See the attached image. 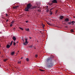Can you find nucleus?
<instances>
[{
	"label": "nucleus",
	"instance_id": "obj_20",
	"mask_svg": "<svg viewBox=\"0 0 75 75\" xmlns=\"http://www.w3.org/2000/svg\"><path fill=\"white\" fill-rule=\"evenodd\" d=\"M7 59H5L4 60V62H6V61H7Z\"/></svg>",
	"mask_w": 75,
	"mask_h": 75
},
{
	"label": "nucleus",
	"instance_id": "obj_18",
	"mask_svg": "<svg viewBox=\"0 0 75 75\" xmlns=\"http://www.w3.org/2000/svg\"><path fill=\"white\" fill-rule=\"evenodd\" d=\"M25 30L26 31H29L30 30H29V29L28 28V29H26Z\"/></svg>",
	"mask_w": 75,
	"mask_h": 75
},
{
	"label": "nucleus",
	"instance_id": "obj_19",
	"mask_svg": "<svg viewBox=\"0 0 75 75\" xmlns=\"http://www.w3.org/2000/svg\"><path fill=\"white\" fill-rule=\"evenodd\" d=\"M68 24H71V22H69L68 23Z\"/></svg>",
	"mask_w": 75,
	"mask_h": 75
},
{
	"label": "nucleus",
	"instance_id": "obj_6",
	"mask_svg": "<svg viewBox=\"0 0 75 75\" xmlns=\"http://www.w3.org/2000/svg\"><path fill=\"white\" fill-rule=\"evenodd\" d=\"M18 6H16L13 7V9H17V8H18Z\"/></svg>",
	"mask_w": 75,
	"mask_h": 75
},
{
	"label": "nucleus",
	"instance_id": "obj_42",
	"mask_svg": "<svg viewBox=\"0 0 75 75\" xmlns=\"http://www.w3.org/2000/svg\"><path fill=\"white\" fill-rule=\"evenodd\" d=\"M18 42H17L16 43H18Z\"/></svg>",
	"mask_w": 75,
	"mask_h": 75
},
{
	"label": "nucleus",
	"instance_id": "obj_1",
	"mask_svg": "<svg viewBox=\"0 0 75 75\" xmlns=\"http://www.w3.org/2000/svg\"><path fill=\"white\" fill-rule=\"evenodd\" d=\"M46 63L47 68H52L54 66V63L51 58L49 57L46 60Z\"/></svg>",
	"mask_w": 75,
	"mask_h": 75
},
{
	"label": "nucleus",
	"instance_id": "obj_9",
	"mask_svg": "<svg viewBox=\"0 0 75 75\" xmlns=\"http://www.w3.org/2000/svg\"><path fill=\"white\" fill-rule=\"evenodd\" d=\"M10 46H11V45H7L6 47L7 48H9L10 47Z\"/></svg>",
	"mask_w": 75,
	"mask_h": 75
},
{
	"label": "nucleus",
	"instance_id": "obj_10",
	"mask_svg": "<svg viewBox=\"0 0 75 75\" xmlns=\"http://www.w3.org/2000/svg\"><path fill=\"white\" fill-rule=\"evenodd\" d=\"M71 24H72L73 25H74V23H75V22L74 21H72L71 22Z\"/></svg>",
	"mask_w": 75,
	"mask_h": 75
},
{
	"label": "nucleus",
	"instance_id": "obj_4",
	"mask_svg": "<svg viewBox=\"0 0 75 75\" xmlns=\"http://www.w3.org/2000/svg\"><path fill=\"white\" fill-rule=\"evenodd\" d=\"M69 21V18H66L64 20V22H65V23H67V22Z\"/></svg>",
	"mask_w": 75,
	"mask_h": 75
},
{
	"label": "nucleus",
	"instance_id": "obj_31",
	"mask_svg": "<svg viewBox=\"0 0 75 75\" xmlns=\"http://www.w3.org/2000/svg\"><path fill=\"white\" fill-rule=\"evenodd\" d=\"M36 8V6H35L33 7V8Z\"/></svg>",
	"mask_w": 75,
	"mask_h": 75
},
{
	"label": "nucleus",
	"instance_id": "obj_25",
	"mask_svg": "<svg viewBox=\"0 0 75 75\" xmlns=\"http://www.w3.org/2000/svg\"><path fill=\"white\" fill-rule=\"evenodd\" d=\"M12 26H13V24L11 23V24L10 25V27H12Z\"/></svg>",
	"mask_w": 75,
	"mask_h": 75
},
{
	"label": "nucleus",
	"instance_id": "obj_8",
	"mask_svg": "<svg viewBox=\"0 0 75 75\" xmlns=\"http://www.w3.org/2000/svg\"><path fill=\"white\" fill-rule=\"evenodd\" d=\"M64 17L63 16H60L59 18L61 20H63V18Z\"/></svg>",
	"mask_w": 75,
	"mask_h": 75
},
{
	"label": "nucleus",
	"instance_id": "obj_12",
	"mask_svg": "<svg viewBox=\"0 0 75 75\" xmlns=\"http://www.w3.org/2000/svg\"><path fill=\"white\" fill-rule=\"evenodd\" d=\"M13 38L14 41H16V37H15V36H13Z\"/></svg>",
	"mask_w": 75,
	"mask_h": 75
},
{
	"label": "nucleus",
	"instance_id": "obj_26",
	"mask_svg": "<svg viewBox=\"0 0 75 75\" xmlns=\"http://www.w3.org/2000/svg\"><path fill=\"white\" fill-rule=\"evenodd\" d=\"M11 23L12 24H13V23H14V21H12V22H11Z\"/></svg>",
	"mask_w": 75,
	"mask_h": 75
},
{
	"label": "nucleus",
	"instance_id": "obj_45",
	"mask_svg": "<svg viewBox=\"0 0 75 75\" xmlns=\"http://www.w3.org/2000/svg\"><path fill=\"white\" fill-rule=\"evenodd\" d=\"M0 47H1V45H0Z\"/></svg>",
	"mask_w": 75,
	"mask_h": 75
},
{
	"label": "nucleus",
	"instance_id": "obj_29",
	"mask_svg": "<svg viewBox=\"0 0 75 75\" xmlns=\"http://www.w3.org/2000/svg\"><path fill=\"white\" fill-rule=\"evenodd\" d=\"M53 8H51L50 9V11H51V10H52V9H53Z\"/></svg>",
	"mask_w": 75,
	"mask_h": 75
},
{
	"label": "nucleus",
	"instance_id": "obj_44",
	"mask_svg": "<svg viewBox=\"0 0 75 75\" xmlns=\"http://www.w3.org/2000/svg\"><path fill=\"white\" fill-rule=\"evenodd\" d=\"M34 49H36V48H35V47H34Z\"/></svg>",
	"mask_w": 75,
	"mask_h": 75
},
{
	"label": "nucleus",
	"instance_id": "obj_34",
	"mask_svg": "<svg viewBox=\"0 0 75 75\" xmlns=\"http://www.w3.org/2000/svg\"><path fill=\"white\" fill-rule=\"evenodd\" d=\"M15 29H16V28H14L13 29V30H15Z\"/></svg>",
	"mask_w": 75,
	"mask_h": 75
},
{
	"label": "nucleus",
	"instance_id": "obj_7",
	"mask_svg": "<svg viewBox=\"0 0 75 75\" xmlns=\"http://www.w3.org/2000/svg\"><path fill=\"white\" fill-rule=\"evenodd\" d=\"M30 48H33L34 47V46H33V45H30L29 46Z\"/></svg>",
	"mask_w": 75,
	"mask_h": 75
},
{
	"label": "nucleus",
	"instance_id": "obj_27",
	"mask_svg": "<svg viewBox=\"0 0 75 75\" xmlns=\"http://www.w3.org/2000/svg\"><path fill=\"white\" fill-rule=\"evenodd\" d=\"M42 27H45V25L42 24Z\"/></svg>",
	"mask_w": 75,
	"mask_h": 75
},
{
	"label": "nucleus",
	"instance_id": "obj_11",
	"mask_svg": "<svg viewBox=\"0 0 75 75\" xmlns=\"http://www.w3.org/2000/svg\"><path fill=\"white\" fill-rule=\"evenodd\" d=\"M14 52H12L11 53V55H13L14 54Z\"/></svg>",
	"mask_w": 75,
	"mask_h": 75
},
{
	"label": "nucleus",
	"instance_id": "obj_43",
	"mask_svg": "<svg viewBox=\"0 0 75 75\" xmlns=\"http://www.w3.org/2000/svg\"><path fill=\"white\" fill-rule=\"evenodd\" d=\"M73 17H74V18H75V16H74Z\"/></svg>",
	"mask_w": 75,
	"mask_h": 75
},
{
	"label": "nucleus",
	"instance_id": "obj_35",
	"mask_svg": "<svg viewBox=\"0 0 75 75\" xmlns=\"http://www.w3.org/2000/svg\"><path fill=\"white\" fill-rule=\"evenodd\" d=\"M29 38L30 39H31V38H31V37H29Z\"/></svg>",
	"mask_w": 75,
	"mask_h": 75
},
{
	"label": "nucleus",
	"instance_id": "obj_40",
	"mask_svg": "<svg viewBox=\"0 0 75 75\" xmlns=\"http://www.w3.org/2000/svg\"><path fill=\"white\" fill-rule=\"evenodd\" d=\"M23 57H22L21 59H23Z\"/></svg>",
	"mask_w": 75,
	"mask_h": 75
},
{
	"label": "nucleus",
	"instance_id": "obj_14",
	"mask_svg": "<svg viewBox=\"0 0 75 75\" xmlns=\"http://www.w3.org/2000/svg\"><path fill=\"white\" fill-rule=\"evenodd\" d=\"M70 31H71V32H72V33H74V30L73 29H71L70 30Z\"/></svg>",
	"mask_w": 75,
	"mask_h": 75
},
{
	"label": "nucleus",
	"instance_id": "obj_22",
	"mask_svg": "<svg viewBox=\"0 0 75 75\" xmlns=\"http://www.w3.org/2000/svg\"><path fill=\"white\" fill-rule=\"evenodd\" d=\"M21 61H19L18 62V64H21Z\"/></svg>",
	"mask_w": 75,
	"mask_h": 75
},
{
	"label": "nucleus",
	"instance_id": "obj_41",
	"mask_svg": "<svg viewBox=\"0 0 75 75\" xmlns=\"http://www.w3.org/2000/svg\"><path fill=\"white\" fill-rule=\"evenodd\" d=\"M6 16H8L7 14H6Z\"/></svg>",
	"mask_w": 75,
	"mask_h": 75
},
{
	"label": "nucleus",
	"instance_id": "obj_16",
	"mask_svg": "<svg viewBox=\"0 0 75 75\" xmlns=\"http://www.w3.org/2000/svg\"><path fill=\"white\" fill-rule=\"evenodd\" d=\"M50 15H52V12L51 11H50Z\"/></svg>",
	"mask_w": 75,
	"mask_h": 75
},
{
	"label": "nucleus",
	"instance_id": "obj_3",
	"mask_svg": "<svg viewBox=\"0 0 75 75\" xmlns=\"http://www.w3.org/2000/svg\"><path fill=\"white\" fill-rule=\"evenodd\" d=\"M28 39H25V42L23 43V45H26V44H28V42H27V40Z\"/></svg>",
	"mask_w": 75,
	"mask_h": 75
},
{
	"label": "nucleus",
	"instance_id": "obj_30",
	"mask_svg": "<svg viewBox=\"0 0 75 75\" xmlns=\"http://www.w3.org/2000/svg\"><path fill=\"white\" fill-rule=\"evenodd\" d=\"M35 57L36 58H37V57H38V55H35Z\"/></svg>",
	"mask_w": 75,
	"mask_h": 75
},
{
	"label": "nucleus",
	"instance_id": "obj_17",
	"mask_svg": "<svg viewBox=\"0 0 75 75\" xmlns=\"http://www.w3.org/2000/svg\"><path fill=\"white\" fill-rule=\"evenodd\" d=\"M19 28H20V29H21V30H23V28L21 27H19Z\"/></svg>",
	"mask_w": 75,
	"mask_h": 75
},
{
	"label": "nucleus",
	"instance_id": "obj_2",
	"mask_svg": "<svg viewBox=\"0 0 75 75\" xmlns=\"http://www.w3.org/2000/svg\"><path fill=\"white\" fill-rule=\"evenodd\" d=\"M32 6V5L30 3H29L27 4L26 7L25 8V11H28L29 9H32V8H31Z\"/></svg>",
	"mask_w": 75,
	"mask_h": 75
},
{
	"label": "nucleus",
	"instance_id": "obj_15",
	"mask_svg": "<svg viewBox=\"0 0 75 75\" xmlns=\"http://www.w3.org/2000/svg\"><path fill=\"white\" fill-rule=\"evenodd\" d=\"M13 41H11V44L10 45H11L13 44Z\"/></svg>",
	"mask_w": 75,
	"mask_h": 75
},
{
	"label": "nucleus",
	"instance_id": "obj_38",
	"mask_svg": "<svg viewBox=\"0 0 75 75\" xmlns=\"http://www.w3.org/2000/svg\"><path fill=\"white\" fill-rule=\"evenodd\" d=\"M25 22H26V23H28V21H25Z\"/></svg>",
	"mask_w": 75,
	"mask_h": 75
},
{
	"label": "nucleus",
	"instance_id": "obj_36",
	"mask_svg": "<svg viewBox=\"0 0 75 75\" xmlns=\"http://www.w3.org/2000/svg\"><path fill=\"white\" fill-rule=\"evenodd\" d=\"M8 20L7 19L6 21V22H8Z\"/></svg>",
	"mask_w": 75,
	"mask_h": 75
},
{
	"label": "nucleus",
	"instance_id": "obj_23",
	"mask_svg": "<svg viewBox=\"0 0 75 75\" xmlns=\"http://www.w3.org/2000/svg\"><path fill=\"white\" fill-rule=\"evenodd\" d=\"M47 24H48V25H51L50 24V23H47Z\"/></svg>",
	"mask_w": 75,
	"mask_h": 75
},
{
	"label": "nucleus",
	"instance_id": "obj_13",
	"mask_svg": "<svg viewBox=\"0 0 75 75\" xmlns=\"http://www.w3.org/2000/svg\"><path fill=\"white\" fill-rule=\"evenodd\" d=\"M26 61H29V59L28 58H27L26 59Z\"/></svg>",
	"mask_w": 75,
	"mask_h": 75
},
{
	"label": "nucleus",
	"instance_id": "obj_32",
	"mask_svg": "<svg viewBox=\"0 0 75 75\" xmlns=\"http://www.w3.org/2000/svg\"><path fill=\"white\" fill-rule=\"evenodd\" d=\"M38 11L40 12V11H40V9H38Z\"/></svg>",
	"mask_w": 75,
	"mask_h": 75
},
{
	"label": "nucleus",
	"instance_id": "obj_39",
	"mask_svg": "<svg viewBox=\"0 0 75 75\" xmlns=\"http://www.w3.org/2000/svg\"><path fill=\"white\" fill-rule=\"evenodd\" d=\"M22 40H23V41H24V40L23 39H22Z\"/></svg>",
	"mask_w": 75,
	"mask_h": 75
},
{
	"label": "nucleus",
	"instance_id": "obj_21",
	"mask_svg": "<svg viewBox=\"0 0 75 75\" xmlns=\"http://www.w3.org/2000/svg\"><path fill=\"white\" fill-rule=\"evenodd\" d=\"M13 45H14V46H15V45H16V42H13Z\"/></svg>",
	"mask_w": 75,
	"mask_h": 75
},
{
	"label": "nucleus",
	"instance_id": "obj_24",
	"mask_svg": "<svg viewBox=\"0 0 75 75\" xmlns=\"http://www.w3.org/2000/svg\"><path fill=\"white\" fill-rule=\"evenodd\" d=\"M53 3H51L50 4V6H52V4H53Z\"/></svg>",
	"mask_w": 75,
	"mask_h": 75
},
{
	"label": "nucleus",
	"instance_id": "obj_33",
	"mask_svg": "<svg viewBox=\"0 0 75 75\" xmlns=\"http://www.w3.org/2000/svg\"><path fill=\"white\" fill-rule=\"evenodd\" d=\"M48 11H49V10L48 9H47V12H48Z\"/></svg>",
	"mask_w": 75,
	"mask_h": 75
},
{
	"label": "nucleus",
	"instance_id": "obj_37",
	"mask_svg": "<svg viewBox=\"0 0 75 75\" xmlns=\"http://www.w3.org/2000/svg\"><path fill=\"white\" fill-rule=\"evenodd\" d=\"M55 13H56V14H57V11H55Z\"/></svg>",
	"mask_w": 75,
	"mask_h": 75
},
{
	"label": "nucleus",
	"instance_id": "obj_5",
	"mask_svg": "<svg viewBox=\"0 0 75 75\" xmlns=\"http://www.w3.org/2000/svg\"><path fill=\"white\" fill-rule=\"evenodd\" d=\"M52 3H57L58 2H57V0H53L52 1Z\"/></svg>",
	"mask_w": 75,
	"mask_h": 75
},
{
	"label": "nucleus",
	"instance_id": "obj_28",
	"mask_svg": "<svg viewBox=\"0 0 75 75\" xmlns=\"http://www.w3.org/2000/svg\"><path fill=\"white\" fill-rule=\"evenodd\" d=\"M40 71H42V72H43L44 71L43 70H42L41 69H40Z\"/></svg>",
	"mask_w": 75,
	"mask_h": 75
}]
</instances>
